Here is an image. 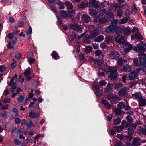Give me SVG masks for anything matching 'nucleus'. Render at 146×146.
<instances>
[{"label": "nucleus", "instance_id": "f257e3e1", "mask_svg": "<svg viewBox=\"0 0 146 146\" xmlns=\"http://www.w3.org/2000/svg\"><path fill=\"white\" fill-rule=\"evenodd\" d=\"M139 58L134 60V65L136 66H142L143 70L146 72V54H139Z\"/></svg>", "mask_w": 146, "mask_h": 146}, {"label": "nucleus", "instance_id": "f03ea898", "mask_svg": "<svg viewBox=\"0 0 146 146\" xmlns=\"http://www.w3.org/2000/svg\"><path fill=\"white\" fill-rule=\"evenodd\" d=\"M108 71L110 72V78L112 80H115L117 78V69L111 67H109Z\"/></svg>", "mask_w": 146, "mask_h": 146}, {"label": "nucleus", "instance_id": "7ed1b4c3", "mask_svg": "<svg viewBox=\"0 0 146 146\" xmlns=\"http://www.w3.org/2000/svg\"><path fill=\"white\" fill-rule=\"evenodd\" d=\"M70 27L73 30L76 32L79 33L82 32V29L81 26L76 23H75L70 25Z\"/></svg>", "mask_w": 146, "mask_h": 146}, {"label": "nucleus", "instance_id": "20e7f679", "mask_svg": "<svg viewBox=\"0 0 146 146\" xmlns=\"http://www.w3.org/2000/svg\"><path fill=\"white\" fill-rule=\"evenodd\" d=\"M116 25H111L106 28V32L110 34L114 33L115 31Z\"/></svg>", "mask_w": 146, "mask_h": 146}, {"label": "nucleus", "instance_id": "39448f33", "mask_svg": "<svg viewBox=\"0 0 146 146\" xmlns=\"http://www.w3.org/2000/svg\"><path fill=\"white\" fill-rule=\"evenodd\" d=\"M88 3L89 4L88 6L89 7H94L96 8H98L99 7V4L96 0H90Z\"/></svg>", "mask_w": 146, "mask_h": 146}, {"label": "nucleus", "instance_id": "423d86ee", "mask_svg": "<svg viewBox=\"0 0 146 146\" xmlns=\"http://www.w3.org/2000/svg\"><path fill=\"white\" fill-rule=\"evenodd\" d=\"M110 56L111 59L116 60L119 58L120 54L117 52L115 51H111L110 54Z\"/></svg>", "mask_w": 146, "mask_h": 146}, {"label": "nucleus", "instance_id": "0eeeda50", "mask_svg": "<svg viewBox=\"0 0 146 146\" xmlns=\"http://www.w3.org/2000/svg\"><path fill=\"white\" fill-rule=\"evenodd\" d=\"M116 41L121 44H123L125 41V39L122 35H119L116 36L115 38Z\"/></svg>", "mask_w": 146, "mask_h": 146}, {"label": "nucleus", "instance_id": "6e6552de", "mask_svg": "<svg viewBox=\"0 0 146 146\" xmlns=\"http://www.w3.org/2000/svg\"><path fill=\"white\" fill-rule=\"evenodd\" d=\"M133 47V46L128 43H126L124 46V50L126 53L129 52Z\"/></svg>", "mask_w": 146, "mask_h": 146}, {"label": "nucleus", "instance_id": "1a4fd4ad", "mask_svg": "<svg viewBox=\"0 0 146 146\" xmlns=\"http://www.w3.org/2000/svg\"><path fill=\"white\" fill-rule=\"evenodd\" d=\"M133 50L139 53H142L145 51V48L143 46H140L139 44H138L136 46L134 47Z\"/></svg>", "mask_w": 146, "mask_h": 146}, {"label": "nucleus", "instance_id": "9d476101", "mask_svg": "<svg viewBox=\"0 0 146 146\" xmlns=\"http://www.w3.org/2000/svg\"><path fill=\"white\" fill-rule=\"evenodd\" d=\"M82 21L85 23H87L90 21L91 18L87 15L84 14L82 17Z\"/></svg>", "mask_w": 146, "mask_h": 146}, {"label": "nucleus", "instance_id": "9b49d317", "mask_svg": "<svg viewBox=\"0 0 146 146\" xmlns=\"http://www.w3.org/2000/svg\"><path fill=\"white\" fill-rule=\"evenodd\" d=\"M100 33V32L97 29H96L91 31L90 34V37L94 38Z\"/></svg>", "mask_w": 146, "mask_h": 146}, {"label": "nucleus", "instance_id": "f8f14e48", "mask_svg": "<svg viewBox=\"0 0 146 146\" xmlns=\"http://www.w3.org/2000/svg\"><path fill=\"white\" fill-rule=\"evenodd\" d=\"M140 139L137 137L134 138L132 145L133 146H137L141 144Z\"/></svg>", "mask_w": 146, "mask_h": 146}, {"label": "nucleus", "instance_id": "ddd939ff", "mask_svg": "<svg viewBox=\"0 0 146 146\" xmlns=\"http://www.w3.org/2000/svg\"><path fill=\"white\" fill-rule=\"evenodd\" d=\"M131 39L134 40L135 38L139 39V40H142L143 39L141 34L138 33H136L135 34L131 36Z\"/></svg>", "mask_w": 146, "mask_h": 146}, {"label": "nucleus", "instance_id": "4468645a", "mask_svg": "<svg viewBox=\"0 0 146 146\" xmlns=\"http://www.w3.org/2000/svg\"><path fill=\"white\" fill-rule=\"evenodd\" d=\"M132 96L133 98H134L138 101L142 98V96L140 92L135 93L132 94Z\"/></svg>", "mask_w": 146, "mask_h": 146}, {"label": "nucleus", "instance_id": "2eb2a0df", "mask_svg": "<svg viewBox=\"0 0 146 146\" xmlns=\"http://www.w3.org/2000/svg\"><path fill=\"white\" fill-rule=\"evenodd\" d=\"M88 3L87 2H82L78 4V7L81 9H84L88 6Z\"/></svg>", "mask_w": 146, "mask_h": 146}, {"label": "nucleus", "instance_id": "dca6fc26", "mask_svg": "<svg viewBox=\"0 0 146 146\" xmlns=\"http://www.w3.org/2000/svg\"><path fill=\"white\" fill-rule=\"evenodd\" d=\"M103 15V13L100 11H95L94 14L93 15L94 17L98 19L100 17Z\"/></svg>", "mask_w": 146, "mask_h": 146}, {"label": "nucleus", "instance_id": "f3484780", "mask_svg": "<svg viewBox=\"0 0 146 146\" xmlns=\"http://www.w3.org/2000/svg\"><path fill=\"white\" fill-rule=\"evenodd\" d=\"M102 102L105 106L106 109H110L111 108L110 104L108 102V101L103 98L101 99Z\"/></svg>", "mask_w": 146, "mask_h": 146}, {"label": "nucleus", "instance_id": "a211bd4d", "mask_svg": "<svg viewBox=\"0 0 146 146\" xmlns=\"http://www.w3.org/2000/svg\"><path fill=\"white\" fill-rule=\"evenodd\" d=\"M90 37L88 35H86L83 39V42L87 44H89L91 43V41L90 40Z\"/></svg>", "mask_w": 146, "mask_h": 146}, {"label": "nucleus", "instance_id": "6ab92c4d", "mask_svg": "<svg viewBox=\"0 0 146 146\" xmlns=\"http://www.w3.org/2000/svg\"><path fill=\"white\" fill-rule=\"evenodd\" d=\"M106 40L108 43H112L113 42V38L110 35H108L106 37Z\"/></svg>", "mask_w": 146, "mask_h": 146}, {"label": "nucleus", "instance_id": "aec40b11", "mask_svg": "<svg viewBox=\"0 0 146 146\" xmlns=\"http://www.w3.org/2000/svg\"><path fill=\"white\" fill-rule=\"evenodd\" d=\"M119 93L120 96H124L127 94V90L125 88H123L119 91Z\"/></svg>", "mask_w": 146, "mask_h": 146}, {"label": "nucleus", "instance_id": "412c9836", "mask_svg": "<svg viewBox=\"0 0 146 146\" xmlns=\"http://www.w3.org/2000/svg\"><path fill=\"white\" fill-rule=\"evenodd\" d=\"M139 105L140 106H144L146 105V100L142 98L138 101Z\"/></svg>", "mask_w": 146, "mask_h": 146}, {"label": "nucleus", "instance_id": "4be33fe9", "mask_svg": "<svg viewBox=\"0 0 146 146\" xmlns=\"http://www.w3.org/2000/svg\"><path fill=\"white\" fill-rule=\"evenodd\" d=\"M137 75V73H135L133 71L131 72L129 76V77L130 79L131 80H133L136 78Z\"/></svg>", "mask_w": 146, "mask_h": 146}, {"label": "nucleus", "instance_id": "5701e85b", "mask_svg": "<svg viewBox=\"0 0 146 146\" xmlns=\"http://www.w3.org/2000/svg\"><path fill=\"white\" fill-rule=\"evenodd\" d=\"M131 29L129 27L125 28L123 30V32L125 36H128L131 34Z\"/></svg>", "mask_w": 146, "mask_h": 146}, {"label": "nucleus", "instance_id": "b1692460", "mask_svg": "<svg viewBox=\"0 0 146 146\" xmlns=\"http://www.w3.org/2000/svg\"><path fill=\"white\" fill-rule=\"evenodd\" d=\"M104 39V36L102 35H100L96 37L94 39L95 42H99L102 41Z\"/></svg>", "mask_w": 146, "mask_h": 146}, {"label": "nucleus", "instance_id": "393cba45", "mask_svg": "<svg viewBox=\"0 0 146 146\" xmlns=\"http://www.w3.org/2000/svg\"><path fill=\"white\" fill-rule=\"evenodd\" d=\"M39 114L36 112H31L29 113V116L31 119L38 117Z\"/></svg>", "mask_w": 146, "mask_h": 146}, {"label": "nucleus", "instance_id": "a878e982", "mask_svg": "<svg viewBox=\"0 0 146 146\" xmlns=\"http://www.w3.org/2000/svg\"><path fill=\"white\" fill-rule=\"evenodd\" d=\"M136 127H131L128 129V132L129 135H132L133 134L134 130H135Z\"/></svg>", "mask_w": 146, "mask_h": 146}, {"label": "nucleus", "instance_id": "bb28decb", "mask_svg": "<svg viewBox=\"0 0 146 146\" xmlns=\"http://www.w3.org/2000/svg\"><path fill=\"white\" fill-rule=\"evenodd\" d=\"M60 16L62 17L65 19L68 17V15L67 12L64 10H62L60 11Z\"/></svg>", "mask_w": 146, "mask_h": 146}, {"label": "nucleus", "instance_id": "cd10ccee", "mask_svg": "<svg viewBox=\"0 0 146 146\" xmlns=\"http://www.w3.org/2000/svg\"><path fill=\"white\" fill-rule=\"evenodd\" d=\"M65 4L68 10L69 9H72L73 8V6L72 4L69 2H66L65 3Z\"/></svg>", "mask_w": 146, "mask_h": 146}, {"label": "nucleus", "instance_id": "c85d7f7f", "mask_svg": "<svg viewBox=\"0 0 146 146\" xmlns=\"http://www.w3.org/2000/svg\"><path fill=\"white\" fill-rule=\"evenodd\" d=\"M107 19L104 17L100 18L98 19V21L101 24H103L107 22Z\"/></svg>", "mask_w": 146, "mask_h": 146}, {"label": "nucleus", "instance_id": "c756f323", "mask_svg": "<svg viewBox=\"0 0 146 146\" xmlns=\"http://www.w3.org/2000/svg\"><path fill=\"white\" fill-rule=\"evenodd\" d=\"M129 20V18L124 17L119 20V24H123L127 23Z\"/></svg>", "mask_w": 146, "mask_h": 146}, {"label": "nucleus", "instance_id": "7c9ffc66", "mask_svg": "<svg viewBox=\"0 0 146 146\" xmlns=\"http://www.w3.org/2000/svg\"><path fill=\"white\" fill-rule=\"evenodd\" d=\"M139 130L142 133L146 135V125L144 128H142L141 127H139Z\"/></svg>", "mask_w": 146, "mask_h": 146}, {"label": "nucleus", "instance_id": "2f4dec72", "mask_svg": "<svg viewBox=\"0 0 146 146\" xmlns=\"http://www.w3.org/2000/svg\"><path fill=\"white\" fill-rule=\"evenodd\" d=\"M131 67L128 65L124 66L123 68V70L125 71L129 72L131 71Z\"/></svg>", "mask_w": 146, "mask_h": 146}, {"label": "nucleus", "instance_id": "473e14b6", "mask_svg": "<svg viewBox=\"0 0 146 146\" xmlns=\"http://www.w3.org/2000/svg\"><path fill=\"white\" fill-rule=\"evenodd\" d=\"M115 31H116V34L118 35L123 32V30L121 28L118 27L117 28H116Z\"/></svg>", "mask_w": 146, "mask_h": 146}, {"label": "nucleus", "instance_id": "72a5a7b5", "mask_svg": "<svg viewBox=\"0 0 146 146\" xmlns=\"http://www.w3.org/2000/svg\"><path fill=\"white\" fill-rule=\"evenodd\" d=\"M138 125V123H135L134 124H130L129 123H127L125 125V127H136V126Z\"/></svg>", "mask_w": 146, "mask_h": 146}, {"label": "nucleus", "instance_id": "f704fd0d", "mask_svg": "<svg viewBox=\"0 0 146 146\" xmlns=\"http://www.w3.org/2000/svg\"><path fill=\"white\" fill-rule=\"evenodd\" d=\"M114 128L115 131L118 132H120L122 131L123 129V127H122V125H120L119 127L115 126Z\"/></svg>", "mask_w": 146, "mask_h": 146}, {"label": "nucleus", "instance_id": "c9c22d12", "mask_svg": "<svg viewBox=\"0 0 146 146\" xmlns=\"http://www.w3.org/2000/svg\"><path fill=\"white\" fill-rule=\"evenodd\" d=\"M125 106L124 102H121L119 103L118 105V107L119 109H122L124 108Z\"/></svg>", "mask_w": 146, "mask_h": 146}, {"label": "nucleus", "instance_id": "e433bc0d", "mask_svg": "<svg viewBox=\"0 0 146 146\" xmlns=\"http://www.w3.org/2000/svg\"><path fill=\"white\" fill-rule=\"evenodd\" d=\"M113 85V84L110 83L108 84L106 87V90L108 92H109L112 89Z\"/></svg>", "mask_w": 146, "mask_h": 146}, {"label": "nucleus", "instance_id": "4c0bfd02", "mask_svg": "<svg viewBox=\"0 0 146 146\" xmlns=\"http://www.w3.org/2000/svg\"><path fill=\"white\" fill-rule=\"evenodd\" d=\"M92 86L93 88L96 90H99L100 88V87L95 82H94L93 83Z\"/></svg>", "mask_w": 146, "mask_h": 146}, {"label": "nucleus", "instance_id": "58836bf2", "mask_svg": "<svg viewBox=\"0 0 146 146\" xmlns=\"http://www.w3.org/2000/svg\"><path fill=\"white\" fill-rule=\"evenodd\" d=\"M121 122V119L119 117L114 120L113 121V123L115 125H117L119 124Z\"/></svg>", "mask_w": 146, "mask_h": 146}, {"label": "nucleus", "instance_id": "ea45409f", "mask_svg": "<svg viewBox=\"0 0 146 146\" xmlns=\"http://www.w3.org/2000/svg\"><path fill=\"white\" fill-rule=\"evenodd\" d=\"M25 76H28L31 74V72L29 69H27L23 73Z\"/></svg>", "mask_w": 146, "mask_h": 146}, {"label": "nucleus", "instance_id": "a19ab883", "mask_svg": "<svg viewBox=\"0 0 146 146\" xmlns=\"http://www.w3.org/2000/svg\"><path fill=\"white\" fill-rule=\"evenodd\" d=\"M114 111L115 112L116 114L118 115H120L122 113V111L121 110L117 108H115L114 109Z\"/></svg>", "mask_w": 146, "mask_h": 146}, {"label": "nucleus", "instance_id": "79ce46f5", "mask_svg": "<svg viewBox=\"0 0 146 146\" xmlns=\"http://www.w3.org/2000/svg\"><path fill=\"white\" fill-rule=\"evenodd\" d=\"M96 11L94 9L90 8L89 9V14L91 16H93Z\"/></svg>", "mask_w": 146, "mask_h": 146}, {"label": "nucleus", "instance_id": "37998d69", "mask_svg": "<svg viewBox=\"0 0 146 146\" xmlns=\"http://www.w3.org/2000/svg\"><path fill=\"white\" fill-rule=\"evenodd\" d=\"M50 8L55 13H58V11L55 6L53 5H51Z\"/></svg>", "mask_w": 146, "mask_h": 146}, {"label": "nucleus", "instance_id": "c03bdc74", "mask_svg": "<svg viewBox=\"0 0 146 146\" xmlns=\"http://www.w3.org/2000/svg\"><path fill=\"white\" fill-rule=\"evenodd\" d=\"M102 52L99 50H96L94 52V54L96 56H98L101 55L102 53Z\"/></svg>", "mask_w": 146, "mask_h": 146}, {"label": "nucleus", "instance_id": "a18cd8bd", "mask_svg": "<svg viewBox=\"0 0 146 146\" xmlns=\"http://www.w3.org/2000/svg\"><path fill=\"white\" fill-rule=\"evenodd\" d=\"M94 64H96L98 66H101L102 65V63L101 61L100 60L96 59L94 62Z\"/></svg>", "mask_w": 146, "mask_h": 146}, {"label": "nucleus", "instance_id": "49530a36", "mask_svg": "<svg viewBox=\"0 0 146 146\" xmlns=\"http://www.w3.org/2000/svg\"><path fill=\"white\" fill-rule=\"evenodd\" d=\"M92 48L91 46H87L86 47L85 49V52L86 53H88L91 52Z\"/></svg>", "mask_w": 146, "mask_h": 146}, {"label": "nucleus", "instance_id": "de8ad7c7", "mask_svg": "<svg viewBox=\"0 0 146 146\" xmlns=\"http://www.w3.org/2000/svg\"><path fill=\"white\" fill-rule=\"evenodd\" d=\"M107 17L111 20L113 19L114 18V15L112 13H110L108 14Z\"/></svg>", "mask_w": 146, "mask_h": 146}, {"label": "nucleus", "instance_id": "09e8293b", "mask_svg": "<svg viewBox=\"0 0 146 146\" xmlns=\"http://www.w3.org/2000/svg\"><path fill=\"white\" fill-rule=\"evenodd\" d=\"M127 121L130 123H132L133 122V120L132 118L130 115H128L126 118Z\"/></svg>", "mask_w": 146, "mask_h": 146}, {"label": "nucleus", "instance_id": "8fccbe9b", "mask_svg": "<svg viewBox=\"0 0 146 146\" xmlns=\"http://www.w3.org/2000/svg\"><path fill=\"white\" fill-rule=\"evenodd\" d=\"M106 82L104 80H102L99 82V85L101 86H105L106 84Z\"/></svg>", "mask_w": 146, "mask_h": 146}, {"label": "nucleus", "instance_id": "3c124183", "mask_svg": "<svg viewBox=\"0 0 146 146\" xmlns=\"http://www.w3.org/2000/svg\"><path fill=\"white\" fill-rule=\"evenodd\" d=\"M57 4L59 6V7L60 8L64 9V6L63 3L59 1L57 3Z\"/></svg>", "mask_w": 146, "mask_h": 146}, {"label": "nucleus", "instance_id": "603ef678", "mask_svg": "<svg viewBox=\"0 0 146 146\" xmlns=\"http://www.w3.org/2000/svg\"><path fill=\"white\" fill-rule=\"evenodd\" d=\"M137 9L135 7V5L133 4V7L131 10L132 12V13H133L134 12L135 13L137 12Z\"/></svg>", "mask_w": 146, "mask_h": 146}, {"label": "nucleus", "instance_id": "864d4df0", "mask_svg": "<svg viewBox=\"0 0 146 146\" xmlns=\"http://www.w3.org/2000/svg\"><path fill=\"white\" fill-rule=\"evenodd\" d=\"M52 56V58L54 59H56L59 58V56H58V54L57 53H55V54H51Z\"/></svg>", "mask_w": 146, "mask_h": 146}, {"label": "nucleus", "instance_id": "5fc2aeb1", "mask_svg": "<svg viewBox=\"0 0 146 146\" xmlns=\"http://www.w3.org/2000/svg\"><path fill=\"white\" fill-rule=\"evenodd\" d=\"M123 14V11L121 10H119L117 11V15L120 18Z\"/></svg>", "mask_w": 146, "mask_h": 146}, {"label": "nucleus", "instance_id": "6e6d98bb", "mask_svg": "<svg viewBox=\"0 0 146 146\" xmlns=\"http://www.w3.org/2000/svg\"><path fill=\"white\" fill-rule=\"evenodd\" d=\"M115 88H119L122 87L123 85L121 83H117L115 84Z\"/></svg>", "mask_w": 146, "mask_h": 146}, {"label": "nucleus", "instance_id": "4d7b16f0", "mask_svg": "<svg viewBox=\"0 0 146 146\" xmlns=\"http://www.w3.org/2000/svg\"><path fill=\"white\" fill-rule=\"evenodd\" d=\"M33 126V124L31 121H30L27 124V127L28 128H31Z\"/></svg>", "mask_w": 146, "mask_h": 146}, {"label": "nucleus", "instance_id": "13d9d810", "mask_svg": "<svg viewBox=\"0 0 146 146\" xmlns=\"http://www.w3.org/2000/svg\"><path fill=\"white\" fill-rule=\"evenodd\" d=\"M132 135H129V136H127L125 137V138L127 141H130L132 139Z\"/></svg>", "mask_w": 146, "mask_h": 146}, {"label": "nucleus", "instance_id": "bf43d9fd", "mask_svg": "<svg viewBox=\"0 0 146 146\" xmlns=\"http://www.w3.org/2000/svg\"><path fill=\"white\" fill-rule=\"evenodd\" d=\"M104 73L102 71H99L98 72V76L99 77L104 76Z\"/></svg>", "mask_w": 146, "mask_h": 146}, {"label": "nucleus", "instance_id": "052dcab7", "mask_svg": "<svg viewBox=\"0 0 146 146\" xmlns=\"http://www.w3.org/2000/svg\"><path fill=\"white\" fill-rule=\"evenodd\" d=\"M32 32V29L31 27H29V29L26 31V33L27 35H29Z\"/></svg>", "mask_w": 146, "mask_h": 146}, {"label": "nucleus", "instance_id": "680f3d73", "mask_svg": "<svg viewBox=\"0 0 146 146\" xmlns=\"http://www.w3.org/2000/svg\"><path fill=\"white\" fill-rule=\"evenodd\" d=\"M22 56L21 54L20 53H18L15 54V57L18 59H20Z\"/></svg>", "mask_w": 146, "mask_h": 146}, {"label": "nucleus", "instance_id": "e2e57ef3", "mask_svg": "<svg viewBox=\"0 0 146 146\" xmlns=\"http://www.w3.org/2000/svg\"><path fill=\"white\" fill-rule=\"evenodd\" d=\"M123 64V61L122 59H119L117 61L118 64L120 66L122 65Z\"/></svg>", "mask_w": 146, "mask_h": 146}, {"label": "nucleus", "instance_id": "0e129e2a", "mask_svg": "<svg viewBox=\"0 0 146 146\" xmlns=\"http://www.w3.org/2000/svg\"><path fill=\"white\" fill-rule=\"evenodd\" d=\"M107 45L105 43H102L100 44V47L103 49H105L106 48Z\"/></svg>", "mask_w": 146, "mask_h": 146}, {"label": "nucleus", "instance_id": "69168bd1", "mask_svg": "<svg viewBox=\"0 0 146 146\" xmlns=\"http://www.w3.org/2000/svg\"><path fill=\"white\" fill-rule=\"evenodd\" d=\"M8 105L6 104L4 106H3L0 109L1 110H5L8 108Z\"/></svg>", "mask_w": 146, "mask_h": 146}, {"label": "nucleus", "instance_id": "338daca9", "mask_svg": "<svg viewBox=\"0 0 146 146\" xmlns=\"http://www.w3.org/2000/svg\"><path fill=\"white\" fill-rule=\"evenodd\" d=\"M111 23L112 24H114V25H116V24L118 22V21L116 19L111 20Z\"/></svg>", "mask_w": 146, "mask_h": 146}, {"label": "nucleus", "instance_id": "774afa93", "mask_svg": "<svg viewBox=\"0 0 146 146\" xmlns=\"http://www.w3.org/2000/svg\"><path fill=\"white\" fill-rule=\"evenodd\" d=\"M7 36L9 39H13V35L12 33H9L8 34Z\"/></svg>", "mask_w": 146, "mask_h": 146}]
</instances>
